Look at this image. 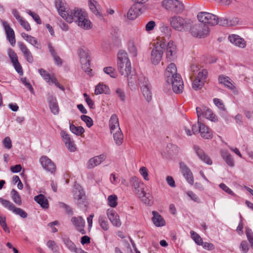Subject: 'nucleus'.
<instances>
[{"mask_svg": "<svg viewBox=\"0 0 253 253\" xmlns=\"http://www.w3.org/2000/svg\"><path fill=\"white\" fill-rule=\"evenodd\" d=\"M55 6L59 15L67 22H75L80 27L85 30L91 28V22L85 11L78 8L70 10L63 0H55Z\"/></svg>", "mask_w": 253, "mask_h": 253, "instance_id": "f257e3e1", "label": "nucleus"}, {"mask_svg": "<svg viewBox=\"0 0 253 253\" xmlns=\"http://www.w3.org/2000/svg\"><path fill=\"white\" fill-rule=\"evenodd\" d=\"M165 78L167 83L171 84L173 91L176 93H181L183 89V82L174 63H170L166 69Z\"/></svg>", "mask_w": 253, "mask_h": 253, "instance_id": "f03ea898", "label": "nucleus"}, {"mask_svg": "<svg viewBox=\"0 0 253 253\" xmlns=\"http://www.w3.org/2000/svg\"><path fill=\"white\" fill-rule=\"evenodd\" d=\"M166 46V40L163 38H157L151 53L150 60L153 65H158L161 61Z\"/></svg>", "mask_w": 253, "mask_h": 253, "instance_id": "7ed1b4c3", "label": "nucleus"}, {"mask_svg": "<svg viewBox=\"0 0 253 253\" xmlns=\"http://www.w3.org/2000/svg\"><path fill=\"white\" fill-rule=\"evenodd\" d=\"M118 70L122 76H128L131 73L130 62L125 50H121L118 53Z\"/></svg>", "mask_w": 253, "mask_h": 253, "instance_id": "20e7f679", "label": "nucleus"}, {"mask_svg": "<svg viewBox=\"0 0 253 253\" xmlns=\"http://www.w3.org/2000/svg\"><path fill=\"white\" fill-rule=\"evenodd\" d=\"M191 71L194 74L197 73V75L195 76V79L193 81L192 87L195 90L201 88L204 85L206 79L208 76V71L206 69H200L195 65H193L191 67Z\"/></svg>", "mask_w": 253, "mask_h": 253, "instance_id": "39448f33", "label": "nucleus"}, {"mask_svg": "<svg viewBox=\"0 0 253 253\" xmlns=\"http://www.w3.org/2000/svg\"><path fill=\"white\" fill-rule=\"evenodd\" d=\"M171 27L176 31L180 32L188 31L191 27L192 21L179 16H173L170 19Z\"/></svg>", "mask_w": 253, "mask_h": 253, "instance_id": "423d86ee", "label": "nucleus"}, {"mask_svg": "<svg viewBox=\"0 0 253 253\" xmlns=\"http://www.w3.org/2000/svg\"><path fill=\"white\" fill-rule=\"evenodd\" d=\"M82 69L88 75H90L89 51L86 48L81 47L78 50Z\"/></svg>", "mask_w": 253, "mask_h": 253, "instance_id": "0eeeda50", "label": "nucleus"}, {"mask_svg": "<svg viewBox=\"0 0 253 253\" xmlns=\"http://www.w3.org/2000/svg\"><path fill=\"white\" fill-rule=\"evenodd\" d=\"M191 34L195 37L203 38L209 35V28L202 24H194L192 23V26L188 30Z\"/></svg>", "mask_w": 253, "mask_h": 253, "instance_id": "6e6552de", "label": "nucleus"}, {"mask_svg": "<svg viewBox=\"0 0 253 253\" xmlns=\"http://www.w3.org/2000/svg\"><path fill=\"white\" fill-rule=\"evenodd\" d=\"M162 5L167 10L176 13L182 12L184 8L183 4L178 0H164Z\"/></svg>", "mask_w": 253, "mask_h": 253, "instance_id": "1a4fd4ad", "label": "nucleus"}, {"mask_svg": "<svg viewBox=\"0 0 253 253\" xmlns=\"http://www.w3.org/2000/svg\"><path fill=\"white\" fill-rule=\"evenodd\" d=\"M130 186L133 192L138 197L144 196L145 185L140 179L133 176L129 179Z\"/></svg>", "mask_w": 253, "mask_h": 253, "instance_id": "9d476101", "label": "nucleus"}, {"mask_svg": "<svg viewBox=\"0 0 253 253\" xmlns=\"http://www.w3.org/2000/svg\"><path fill=\"white\" fill-rule=\"evenodd\" d=\"M197 18L200 22L211 26H214L218 24V17L210 12H200L197 15Z\"/></svg>", "mask_w": 253, "mask_h": 253, "instance_id": "9b49d317", "label": "nucleus"}, {"mask_svg": "<svg viewBox=\"0 0 253 253\" xmlns=\"http://www.w3.org/2000/svg\"><path fill=\"white\" fill-rule=\"evenodd\" d=\"M139 85L140 86L143 96L147 101L151 100L152 94L151 85L148 79L143 75H141L138 79Z\"/></svg>", "mask_w": 253, "mask_h": 253, "instance_id": "f8f14e48", "label": "nucleus"}, {"mask_svg": "<svg viewBox=\"0 0 253 253\" xmlns=\"http://www.w3.org/2000/svg\"><path fill=\"white\" fill-rule=\"evenodd\" d=\"M0 202L3 206L12 211L15 214L19 215L22 218H26L27 213L22 209L16 208L14 205L8 200L0 198Z\"/></svg>", "mask_w": 253, "mask_h": 253, "instance_id": "ddd939ff", "label": "nucleus"}, {"mask_svg": "<svg viewBox=\"0 0 253 253\" xmlns=\"http://www.w3.org/2000/svg\"><path fill=\"white\" fill-rule=\"evenodd\" d=\"M40 162L43 169L51 173L55 171L56 166L55 164L47 156H42L40 159Z\"/></svg>", "mask_w": 253, "mask_h": 253, "instance_id": "4468645a", "label": "nucleus"}, {"mask_svg": "<svg viewBox=\"0 0 253 253\" xmlns=\"http://www.w3.org/2000/svg\"><path fill=\"white\" fill-rule=\"evenodd\" d=\"M60 135L68 150L70 152L76 151L77 150L76 146L73 139L71 138L70 135L64 130L61 131Z\"/></svg>", "mask_w": 253, "mask_h": 253, "instance_id": "2eb2a0df", "label": "nucleus"}, {"mask_svg": "<svg viewBox=\"0 0 253 253\" xmlns=\"http://www.w3.org/2000/svg\"><path fill=\"white\" fill-rule=\"evenodd\" d=\"M196 111L198 118L202 115H203L207 119L211 121L216 122L217 121V117L213 114L212 111L209 108L205 107H203L202 109L200 107H197Z\"/></svg>", "mask_w": 253, "mask_h": 253, "instance_id": "dca6fc26", "label": "nucleus"}, {"mask_svg": "<svg viewBox=\"0 0 253 253\" xmlns=\"http://www.w3.org/2000/svg\"><path fill=\"white\" fill-rule=\"evenodd\" d=\"M166 57L169 61H172L176 58V46L172 41L166 43Z\"/></svg>", "mask_w": 253, "mask_h": 253, "instance_id": "f3484780", "label": "nucleus"}, {"mask_svg": "<svg viewBox=\"0 0 253 253\" xmlns=\"http://www.w3.org/2000/svg\"><path fill=\"white\" fill-rule=\"evenodd\" d=\"M106 158V156L104 154H101L99 156L93 157L90 158L86 163V168L88 169H91L99 165Z\"/></svg>", "mask_w": 253, "mask_h": 253, "instance_id": "a211bd4d", "label": "nucleus"}, {"mask_svg": "<svg viewBox=\"0 0 253 253\" xmlns=\"http://www.w3.org/2000/svg\"><path fill=\"white\" fill-rule=\"evenodd\" d=\"M2 25L4 28L6 38L10 44L14 46L15 44L16 40L15 37V33L13 30L9 26L8 23L6 21H2Z\"/></svg>", "mask_w": 253, "mask_h": 253, "instance_id": "6ab92c4d", "label": "nucleus"}, {"mask_svg": "<svg viewBox=\"0 0 253 253\" xmlns=\"http://www.w3.org/2000/svg\"><path fill=\"white\" fill-rule=\"evenodd\" d=\"M193 149L200 160L208 165H211L212 164V161L210 158L198 146L194 145Z\"/></svg>", "mask_w": 253, "mask_h": 253, "instance_id": "aec40b11", "label": "nucleus"}, {"mask_svg": "<svg viewBox=\"0 0 253 253\" xmlns=\"http://www.w3.org/2000/svg\"><path fill=\"white\" fill-rule=\"evenodd\" d=\"M180 168L183 176L187 181L191 185H193L194 183V178L190 169L182 162L180 163Z\"/></svg>", "mask_w": 253, "mask_h": 253, "instance_id": "412c9836", "label": "nucleus"}, {"mask_svg": "<svg viewBox=\"0 0 253 253\" xmlns=\"http://www.w3.org/2000/svg\"><path fill=\"white\" fill-rule=\"evenodd\" d=\"M47 101L49 109L54 115H57L59 112V108L56 97L49 94L47 96Z\"/></svg>", "mask_w": 253, "mask_h": 253, "instance_id": "4be33fe9", "label": "nucleus"}, {"mask_svg": "<svg viewBox=\"0 0 253 253\" xmlns=\"http://www.w3.org/2000/svg\"><path fill=\"white\" fill-rule=\"evenodd\" d=\"M141 75L137 77L134 74V72L131 71V73L128 76H125V77L127 78V84L130 89L131 90H136L138 88V78Z\"/></svg>", "mask_w": 253, "mask_h": 253, "instance_id": "5701e85b", "label": "nucleus"}, {"mask_svg": "<svg viewBox=\"0 0 253 253\" xmlns=\"http://www.w3.org/2000/svg\"><path fill=\"white\" fill-rule=\"evenodd\" d=\"M73 224L76 227V229L82 234H84L85 231L84 229L85 224V221L81 216L72 217L71 220Z\"/></svg>", "mask_w": 253, "mask_h": 253, "instance_id": "b1692460", "label": "nucleus"}, {"mask_svg": "<svg viewBox=\"0 0 253 253\" xmlns=\"http://www.w3.org/2000/svg\"><path fill=\"white\" fill-rule=\"evenodd\" d=\"M107 215L112 224L116 227L121 225V222L119 216L113 210L108 209L107 211Z\"/></svg>", "mask_w": 253, "mask_h": 253, "instance_id": "393cba45", "label": "nucleus"}, {"mask_svg": "<svg viewBox=\"0 0 253 253\" xmlns=\"http://www.w3.org/2000/svg\"><path fill=\"white\" fill-rule=\"evenodd\" d=\"M18 45L27 62L32 63L34 61L32 53L22 42H18Z\"/></svg>", "mask_w": 253, "mask_h": 253, "instance_id": "a878e982", "label": "nucleus"}, {"mask_svg": "<svg viewBox=\"0 0 253 253\" xmlns=\"http://www.w3.org/2000/svg\"><path fill=\"white\" fill-rule=\"evenodd\" d=\"M228 40L232 43L240 48H243L246 46V42L244 39L237 35L229 36Z\"/></svg>", "mask_w": 253, "mask_h": 253, "instance_id": "bb28decb", "label": "nucleus"}, {"mask_svg": "<svg viewBox=\"0 0 253 253\" xmlns=\"http://www.w3.org/2000/svg\"><path fill=\"white\" fill-rule=\"evenodd\" d=\"M62 240L66 245V246L68 248V249L73 252H75L76 253H83V251L80 249H77L75 245L73 242H72L69 237L64 236L62 237Z\"/></svg>", "mask_w": 253, "mask_h": 253, "instance_id": "cd10ccee", "label": "nucleus"}, {"mask_svg": "<svg viewBox=\"0 0 253 253\" xmlns=\"http://www.w3.org/2000/svg\"><path fill=\"white\" fill-rule=\"evenodd\" d=\"M109 126L111 133L121 129L119 126V119L116 114H113L109 120Z\"/></svg>", "mask_w": 253, "mask_h": 253, "instance_id": "c85d7f7f", "label": "nucleus"}, {"mask_svg": "<svg viewBox=\"0 0 253 253\" xmlns=\"http://www.w3.org/2000/svg\"><path fill=\"white\" fill-rule=\"evenodd\" d=\"M74 198L77 200L79 204L84 203L85 200L84 192L81 188H75L73 191Z\"/></svg>", "mask_w": 253, "mask_h": 253, "instance_id": "c756f323", "label": "nucleus"}, {"mask_svg": "<svg viewBox=\"0 0 253 253\" xmlns=\"http://www.w3.org/2000/svg\"><path fill=\"white\" fill-rule=\"evenodd\" d=\"M218 82L230 90H233L235 88L232 80L227 76L220 75L218 77Z\"/></svg>", "mask_w": 253, "mask_h": 253, "instance_id": "7c9ffc66", "label": "nucleus"}, {"mask_svg": "<svg viewBox=\"0 0 253 253\" xmlns=\"http://www.w3.org/2000/svg\"><path fill=\"white\" fill-rule=\"evenodd\" d=\"M152 214L153 217L152 218V220L156 226L160 227L165 225V221L157 211H153Z\"/></svg>", "mask_w": 253, "mask_h": 253, "instance_id": "2f4dec72", "label": "nucleus"}, {"mask_svg": "<svg viewBox=\"0 0 253 253\" xmlns=\"http://www.w3.org/2000/svg\"><path fill=\"white\" fill-rule=\"evenodd\" d=\"M200 132L201 136L205 139H210L212 137L211 130L203 123L200 125Z\"/></svg>", "mask_w": 253, "mask_h": 253, "instance_id": "473e14b6", "label": "nucleus"}, {"mask_svg": "<svg viewBox=\"0 0 253 253\" xmlns=\"http://www.w3.org/2000/svg\"><path fill=\"white\" fill-rule=\"evenodd\" d=\"M140 9L135 6H131L127 13V18L129 20H134L139 14Z\"/></svg>", "mask_w": 253, "mask_h": 253, "instance_id": "72a5a7b5", "label": "nucleus"}, {"mask_svg": "<svg viewBox=\"0 0 253 253\" xmlns=\"http://www.w3.org/2000/svg\"><path fill=\"white\" fill-rule=\"evenodd\" d=\"M34 200L41 206L44 209H47L48 208V202L47 199L42 194H40L34 197Z\"/></svg>", "mask_w": 253, "mask_h": 253, "instance_id": "f704fd0d", "label": "nucleus"}, {"mask_svg": "<svg viewBox=\"0 0 253 253\" xmlns=\"http://www.w3.org/2000/svg\"><path fill=\"white\" fill-rule=\"evenodd\" d=\"M221 155L222 158L226 162V164L230 167H233L234 165V162L233 158L231 155L225 150L221 151Z\"/></svg>", "mask_w": 253, "mask_h": 253, "instance_id": "c9c22d12", "label": "nucleus"}, {"mask_svg": "<svg viewBox=\"0 0 253 253\" xmlns=\"http://www.w3.org/2000/svg\"><path fill=\"white\" fill-rule=\"evenodd\" d=\"M112 133L113 134L114 140L115 143L117 145H121L123 142L124 136L121 129L115 130V131Z\"/></svg>", "mask_w": 253, "mask_h": 253, "instance_id": "e433bc0d", "label": "nucleus"}, {"mask_svg": "<svg viewBox=\"0 0 253 253\" xmlns=\"http://www.w3.org/2000/svg\"><path fill=\"white\" fill-rule=\"evenodd\" d=\"M109 88L105 84H99L95 87V94L96 95L102 93H108L109 92Z\"/></svg>", "mask_w": 253, "mask_h": 253, "instance_id": "4c0bfd02", "label": "nucleus"}, {"mask_svg": "<svg viewBox=\"0 0 253 253\" xmlns=\"http://www.w3.org/2000/svg\"><path fill=\"white\" fill-rule=\"evenodd\" d=\"M21 36L25 40H26L33 46H36V45L38 44V42L37 40L34 37L29 35L25 33H22Z\"/></svg>", "mask_w": 253, "mask_h": 253, "instance_id": "58836bf2", "label": "nucleus"}, {"mask_svg": "<svg viewBox=\"0 0 253 253\" xmlns=\"http://www.w3.org/2000/svg\"><path fill=\"white\" fill-rule=\"evenodd\" d=\"M13 202L18 206L22 204V200L20 195L15 189H12L10 193Z\"/></svg>", "mask_w": 253, "mask_h": 253, "instance_id": "ea45409f", "label": "nucleus"}, {"mask_svg": "<svg viewBox=\"0 0 253 253\" xmlns=\"http://www.w3.org/2000/svg\"><path fill=\"white\" fill-rule=\"evenodd\" d=\"M88 5L91 11L96 15L99 14V12L98 9L99 6L97 2L94 0H89Z\"/></svg>", "mask_w": 253, "mask_h": 253, "instance_id": "a19ab883", "label": "nucleus"}, {"mask_svg": "<svg viewBox=\"0 0 253 253\" xmlns=\"http://www.w3.org/2000/svg\"><path fill=\"white\" fill-rule=\"evenodd\" d=\"M98 222L101 228L104 230L107 231L109 229L108 222L106 218L104 216L100 215L98 218Z\"/></svg>", "mask_w": 253, "mask_h": 253, "instance_id": "79ce46f5", "label": "nucleus"}, {"mask_svg": "<svg viewBox=\"0 0 253 253\" xmlns=\"http://www.w3.org/2000/svg\"><path fill=\"white\" fill-rule=\"evenodd\" d=\"M70 130L77 135H81L84 132V128L82 126H76L73 124L70 125Z\"/></svg>", "mask_w": 253, "mask_h": 253, "instance_id": "37998d69", "label": "nucleus"}, {"mask_svg": "<svg viewBox=\"0 0 253 253\" xmlns=\"http://www.w3.org/2000/svg\"><path fill=\"white\" fill-rule=\"evenodd\" d=\"M38 72L40 75L43 78V79L49 84H50V81L51 80V78L53 76H51V75L43 69H39Z\"/></svg>", "mask_w": 253, "mask_h": 253, "instance_id": "c03bdc74", "label": "nucleus"}, {"mask_svg": "<svg viewBox=\"0 0 253 253\" xmlns=\"http://www.w3.org/2000/svg\"><path fill=\"white\" fill-rule=\"evenodd\" d=\"M117 199H118V198L116 195L113 194V195H110L108 197V199H107L108 205L112 208L116 207L118 204L117 203Z\"/></svg>", "mask_w": 253, "mask_h": 253, "instance_id": "a18cd8bd", "label": "nucleus"}, {"mask_svg": "<svg viewBox=\"0 0 253 253\" xmlns=\"http://www.w3.org/2000/svg\"><path fill=\"white\" fill-rule=\"evenodd\" d=\"M190 234L191 238L193 239V240L195 242L196 244H197L199 245H201L202 244V239L197 233H196L194 231H191L190 232Z\"/></svg>", "mask_w": 253, "mask_h": 253, "instance_id": "49530a36", "label": "nucleus"}, {"mask_svg": "<svg viewBox=\"0 0 253 253\" xmlns=\"http://www.w3.org/2000/svg\"><path fill=\"white\" fill-rule=\"evenodd\" d=\"M139 198L147 205H152L153 204L152 196H150L149 194H146L145 192L144 196H141Z\"/></svg>", "mask_w": 253, "mask_h": 253, "instance_id": "de8ad7c7", "label": "nucleus"}, {"mask_svg": "<svg viewBox=\"0 0 253 253\" xmlns=\"http://www.w3.org/2000/svg\"><path fill=\"white\" fill-rule=\"evenodd\" d=\"M81 119L86 124L87 127H90L93 125V120L90 117L83 115L81 116Z\"/></svg>", "mask_w": 253, "mask_h": 253, "instance_id": "09e8293b", "label": "nucleus"}, {"mask_svg": "<svg viewBox=\"0 0 253 253\" xmlns=\"http://www.w3.org/2000/svg\"><path fill=\"white\" fill-rule=\"evenodd\" d=\"M46 246L54 253H56L58 251V246L54 241H48L46 243Z\"/></svg>", "mask_w": 253, "mask_h": 253, "instance_id": "8fccbe9b", "label": "nucleus"}, {"mask_svg": "<svg viewBox=\"0 0 253 253\" xmlns=\"http://www.w3.org/2000/svg\"><path fill=\"white\" fill-rule=\"evenodd\" d=\"M104 72L110 75L112 78H115L117 76L116 73L115 72V70L112 67H107L103 69Z\"/></svg>", "mask_w": 253, "mask_h": 253, "instance_id": "3c124183", "label": "nucleus"}, {"mask_svg": "<svg viewBox=\"0 0 253 253\" xmlns=\"http://www.w3.org/2000/svg\"><path fill=\"white\" fill-rule=\"evenodd\" d=\"M139 173L142 176L144 179L147 181L149 180L148 177V170L145 167H142L139 169Z\"/></svg>", "mask_w": 253, "mask_h": 253, "instance_id": "603ef678", "label": "nucleus"}, {"mask_svg": "<svg viewBox=\"0 0 253 253\" xmlns=\"http://www.w3.org/2000/svg\"><path fill=\"white\" fill-rule=\"evenodd\" d=\"M8 55L12 63L14 62L15 63L18 61L16 53L12 49H9L8 50Z\"/></svg>", "mask_w": 253, "mask_h": 253, "instance_id": "864d4df0", "label": "nucleus"}, {"mask_svg": "<svg viewBox=\"0 0 253 253\" xmlns=\"http://www.w3.org/2000/svg\"><path fill=\"white\" fill-rule=\"evenodd\" d=\"M128 51L129 53L133 57L137 55V50L133 43L130 42L128 45Z\"/></svg>", "mask_w": 253, "mask_h": 253, "instance_id": "5fc2aeb1", "label": "nucleus"}, {"mask_svg": "<svg viewBox=\"0 0 253 253\" xmlns=\"http://www.w3.org/2000/svg\"><path fill=\"white\" fill-rule=\"evenodd\" d=\"M26 12L31 16L34 20L37 22L38 24H42V21L39 17V16L36 14V13L32 12L30 10H27Z\"/></svg>", "mask_w": 253, "mask_h": 253, "instance_id": "6e6d98bb", "label": "nucleus"}, {"mask_svg": "<svg viewBox=\"0 0 253 253\" xmlns=\"http://www.w3.org/2000/svg\"><path fill=\"white\" fill-rule=\"evenodd\" d=\"M116 93L121 101L124 102L126 100V95L124 90L120 88L116 89Z\"/></svg>", "mask_w": 253, "mask_h": 253, "instance_id": "4d7b16f0", "label": "nucleus"}, {"mask_svg": "<svg viewBox=\"0 0 253 253\" xmlns=\"http://www.w3.org/2000/svg\"><path fill=\"white\" fill-rule=\"evenodd\" d=\"M186 194L190 198V199L197 203H200V199L198 197V196L195 194L192 191H188L186 192Z\"/></svg>", "mask_w": 253, "mask_h": 253, "instance_id": "13d9d810", "label": "nucleus"}, {"mask_svg": "<svg viewBox=\"0 0 253 253\" xmlns=\"http://www.w3.org/2000/svg\"><path fill=\"white\" fill-rule=\"evenodd\" d=\"M214 104L221 110L224 111L225 108L224 105L221 100L218 98H214L213 99Z\"/></svg>", "mask_w": 253, "mask_h": 253, "instance_id": "bf43d9fd", "label": "nucleus"}, {"mask_svg": "<svg viewBox=\"0 0 253 253\" xmlns=\"http://www.w3.org/2000/svg\"><path fill=\"white\" fill-rule=\"evenodd\" d=\"M240 249L244 253H247L249 251L248 244L247 241H243L240 245Z\"/></svg>", "mask_w": 253, "mask_h": 253, "instance_id": "052dcab7", "label": "nucleus"}, {"mask_svg": "<svg viewBox=\"0 0 253 253\" xmlns=\"http://www.w3.org/2000/svg\"><path fill=\"white\" fill-rule=\"evenodd\" d=\"M21 81L30 90L31 93H34V89L32 85L29 82L27 81L26 78H22L21 79Z\"/></svg>", "mask_w": 253, "mask_h": 253, "instance_id": "680f3d73", "label": "nucleus"}, {"mask_svg": "<svg viewBox=\"0 0 253 253\" xmlns=\"http://www.w3.org/2000/svg\"><path fill=\"white\" fill-rule=\"evenodd\" d=\"M246 233L247 239L250 242L251 246H252L253 245V233L251 229L249 228L246 229Z\"/></svg>", "mask_w": 253, "mask_h": 253, "instance_id": "e2e57ef3", "label": "nucleus"}, {"mask_svg": "<svg viewBox=\"0 0 253 253\" xmlns=\"http://www.w3.org/2000/svg\"><path fill=\"white\" fill-rule=\"evenodd\" d=\"M19 23L27 31L31 30V28L29 23L23 18L20 20Z\"/></svg>", "mask_w": 253, "mask_h": 253, "instance_id": "0e129e2a", "label": "nucleus"}, {"mask_svg": "<svg viewBox=\"0 0 253 253\" xmlns=\"http://www.w3.org/2000/svg\"><path fill=\"white\" fill-rule=\"evenodd\" d=\"M13 65L15 69V70L20 75H22L23 74V70L22 67L19 63V61L16 62L15 63H13Z\"/></svg>", "mask_w": 253, "mask_h": 253, "instance_id": "69168bd1", "label": "nucleus"}, {"mask_svg": "<svg viewBox=\"0 0 253 253\" xmlns=\"http://www.w3.org/2000/svg\"><path fill=\"white\" fill-rule=\"evenodd\" d=\"M156 26V23L154 21H150L148 22L145 26V30L147 32H149L154 29Z\"/></svg>", "mask_w": 253, "mask_h": 253, "instance_id": "338daca9", "label": "nucleus"}, {"mask_svg": "<svg viewBox=\"0 0 253 253\" xmlns=\"http://www.w3.org/2000/svg\"><path fill=\"white\" fill-rule=\"evenodd\" d=\"M4 146L7 149H10L12 147L11 140L9 137H6L3 140Z\"/></svg>", "mask_w": 253, "mask_h": 253, "instance_id": "774afa93", "label": "nucleus"}]
</instances>
